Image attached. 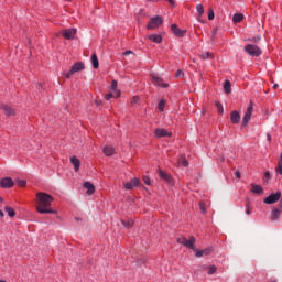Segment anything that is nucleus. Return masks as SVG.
<instances>
[{
	"label": "nucleus",
	"instance_id": "nucleus-1",
	"mask_svg": "<svg viewBox=\"0 0 282 282\" xmlns=\"http://www.w3.org/2000/svg\"><path fill=\"white\" fill-rule=\"evenodd\" d=\"M36 199H37V206H36L37 213H40L41 215H45V214L56 215V210L51 209L52 202H54V197H52V195L45 192H40L36 194Z\"/></svg>",
	"mask_w": 282,
	"mask_h": 282
},
{
	"label": "nucleus",
	"instance_id": "nucleus-2",
	"mask_svg": "<svg viewBox=\"0 0 282 282\" xmlns=\"http://www.w3.org/2000/svg\"><path fill=\"white\" fill-rule=\"evenodd\" d=\"M177 243H181L182 246H185L186 248H189L191 250H194V252H196V257H208V254H210V252H213L212 248H207V249H196L195 248V237H191L189 239L186 238H178L177 239Z\"/></svg>",
	"mask_w": 282,
	"mask_h": 282
},
{
	"label": "nucleus",
	"instance_id": "nucleus-3",
	"mask_svg": "<svg viewBox=\"0 0 282 282\" xmlns=\"http://www.w3.org/2000/svg\"><path fill=\"white\" fill-rule=\"evenodd\" d=\"M83 69H85V63L77 62L72 66L70 70L65 74V76L66 78H72L74 74H78V72H83Z\"/></svg>",
	"mask_w": 282,
	"mask_h": 282
},
{
	"label": "nucleus",
	"instance_id": "nucleus-4",
	"mask_svg": "<svg viewBox=\"0 0 282 282\" xmlns=\"http://www.w3.org/2000/svg\"><path fill=\"white\" fill-rule=\"evenodd\" d=\"M162 23H164L162 17L156 15L150 20L147 28L148 30H158V28H160Z\"/></svg>",
	"mask_w": 282,
	"mask_h": 282
},
{
	"label": "nucleus",
	"instance_id": "nucleus-5",
	"mask_svg": "<svg viewBox=\"0 0 282 282\" xmlns=\"http://www.w3.org/2000/svg\"><path fill=\"white\" fill-rule=\"evenodd\" d=\"M245 52L249 54V56H261L262 51L259 48V46L254 44H248L245 46Z\"/></svg>",
	"mask_w": 282,
	"mask_h": 282
},
{
	"label": "nucleus",
	"instance_id": "nucleus-6",
	"mask_svg": "<svg viewBox=\"0 0 282 282\" xmlns=\"http://www.w3.org/2000/svg\"><path fill=\"white\" fill-rule=\"evenodd\" d=\"M252 109H253L252 101H250V104L245 112V116L242 118V127H246L248 124V122H250V119L252 118Z\"/></svg>",
	"mask_w": 282,
	"mask_h": 282
},
{
	"label": "nucleus",
	"instance_id": "nucleus-7",
	"mask_svg": "<svg viewBox=\"0 0 282 282\" xmlns=\"http://www.w3.org/2000/svg\"><path fill=\"white\" fill-rule=\"evenodd\" d=\"M279 199H281V192L270 194L267 198H264V204H276Z\"/></svg>",
	"mask_w": 282,
	"mask_h": 282
},
{
	"label": "nucleus",
	"instance_id": "nucleus-8",
	"mask_svg": "<svg viewBox=\"0 0 282 282\" xmlns=\"http://www.w3.org/2000/svg\"><path fill=\"white\" fill-rule=\"evenodd\" d=\"M151 78L154 85H156L158 87H162L163 89H166V87H169V84L164 83V79L160 78L158 75L151 74Z\"/></svg>",
	"mask_w": 282,
	"mask_h": 282
},
{
	"label": "nucleus",
	"instance_id": "nucleus-9",
	"mask_svg": "<svg viewBox=\"0 0 282 282\" xmlns=\"http://www.w3.org/2000/svg\"><path fill=\"white\" fill-rule=\"evenodd\" d=\"M62 36H64V39L67 41H72V39L76 36V29H64L62 31Z\"/></svg>",
	"mask_w": 282,
	"mask_h": 282
},
{
	"label": "nucleus",
	"instance_id": "nucleus-10",
	"mask_svg": "<svg viewBox=\"0 0 282 282\" xmlns=\"http://www.w3.org/2000/svg\"><path fill=\"white\" fill-rule=\"evenodd\" d=\"M155 138H171L173 133L169 132L166 129L158 128L154 131Z\"/></svg>",
	"mask_w": 282,
	"mask_h": 282
},
{
	"label": "nucleus",
	"instance_id": "nucleus-11",
	"mask_svg": "<svg viewBox=\"0 0 282 282\" xmlns=\"http://www.w3.org/2000/svg\"><path fill=\"white\" fill-rule=\"evenodd\" d=\"M280 209L274 208L271 212V216L270 218L272 219V221H276L279 220V218L281 217V212H282V200L279 203Z\"/></svg>",
	"mask_w": 282,
	"mask_h": 282
},
{
	"label": "nucleus",
	"instance_id": "nucleus-12",
	"mask_svg": "<svg viewBox=\"0 0 282 282\" xmlns=\"http://www.w3.org/2000/svg\"><path fill=\"white\" fill-rule=\"evenodd\" d=\"M0 109L2 111V113H4V116H15V111L13 110L12 107L8 106V105H1Z\"/></svg>",
	"mask_w": 282,
	"mask_h": 282
},
{
	"label": "nucleus",
	"instance_id": "nucleus-13",
	"mask_svg": "<svg viewBox=\"0 0 282 282\" xmlns=\"http://www.w3.org/2000/svg\"><path fill=\"white\" fill-rule=\"evenodd\" d=\"M1 188H12L14 186V182L10 177H4L0 182Z\"/></svg>",
	"mask_w": 282,
	"mask_h": 282
},
{
	"label": "nucleus",
	"instance_id": "nucleus-14",
	"mask_svg": "<svg viewBox=\"0 0 282 282\" xmlns=\"http://www.w3.org/2000/svg\"><path fill=\"white\" fill-rule=\"evenodd\" d=\"M138 184H140V180L132 178L130 182L126 183L123 186H124L126 191H133V188H135V186H138Z\"/></svg>",
	"mask_w": 282,
	"mask_h": 282
},
{
	"label": "nucleus",
	"instance_id": "nucleus-15",
	"mask_svg": "<svg viewBox=\"0 0 282 282\" xmlns=\"http://www.w3.org/2000/svg\"><path fill=\"white\" fill-rule=\"evenodd\" d=\"M230 121L232 122V124H239V122L241 121V115H239V111H231Z\"/></svg>",
	"mask_w": 282,
	"mask_h": 282
},
{
	"label": "nucleus",
	"instance_id": "nucleus-16",
	"mask_svg": "<svg viewBox=\"0 0 282 282\" xmlns=\"http://www.w3.org/2000/svg\"><path fill=\"white\" fill-rule=\"evenodd\" d=\"M171 30H172L173 34H175V36H178V37H182L186 34V31L178 29L177 24H172Z\"/></svg>",
	"mask_w": 282,
	"mask_h": 282
},
{
	"label": "nucleus",
	"instance_id": "nucleus-17",
	"mask_svg": "<svg viewBox=\"0 0 282 282\" xmlns=\"http://www.w3.org/2000/svg\"><path fill=\"white\" fill-rule=\"evenodd\" d=\"M84 188L87 189L88 195H94V193H96V187L90 182H85L84 183Z\"/></svg>",
	"mask_w": 282,
	"mask_h": 282
},
{
	"label": "nucleus",
	"instance_id": "nucleus-18",
	"mask_svg": "<svg viewBox=\"0 0 282 282\" xmlns=\"http://www.w3.org/2000/svg\"><path fill=\"white\" fill-rule=\"evenodd\" d=\"M251 193H254L256 195H263V187H261V185L251 184Z\"/></svg>",
	"mask_w": 282,
	"mask_h": 282
},
{
	"label": "nucleus",
	"instance_id": "nucleus-19",
	"mask_svg": "<svg viewBox=\"0 0 282 282\" xmlns=\"http://www.w3.org/2000/svg\"><path fill=\"white\" fill-rule=\"evenodd\" d=\"M70 163L73 164L76 172L80 171V160H78V158L72 156Z\"/></svg>",
	"mask_w": 282,
	"mask_h": 282
},
{
	"label": "nucleus",
	"instance_id": "nucleus-20",
	"mask_svg": "<svg viewBox=\"0 0 282 282\" xmlns=\"http://www.w3.org/2000/svg\"><path fill=\"white\" fill-rule=\"evenodd\" d=\"M148 39L152 41V43H162V35L160 34H151Z\"/></svg>",
	"mask_w": 282,
	"mask_h": 282
},
{
	"label": "nucleus",
	"instance_id": "nucleus-21",
	"mask_svg": "<svg viewBox=\"0 0 282 282\" xmlns=\"http://www.w3.org/2000/svg\"><path fill=\"white\" fill-rule=\"evenodd\" d=\"M91 65L94 69H98V67H100V63L98 62V55H96V53H93L91 55Z\"/></svg>",
	"mask_w": 282,
	"mask_h": 282
},
{
	"label": "nucleus",
	"instance_id": "nucleus-22",
	"mask_svg": "<svg viewBox=\"0 0 282 282\" xmlns=\"http://www.w3.org/2000/svg\"><path fill=\"white\" fill-rule=\"evenodd\" d=\"M159 176L161 177V180H164L165 182H171V174L159 170Z\"/></svg>",
	"mask_w": 282,
	"mask_h": 282
},
{
	"label": "nucleus",
	"instance_id": "nucleus-23",
	"mask_svg": "<svg viewBox=\"0 0 282 282\" xmlns=\"http://www.w3.org/2000/svg\"><path fill=\"white\" fill-rule=\"evenodd\" d=\"M203 270H208L207 274L213 275V274H215V272H217V267H215V265H210V267L203 265Z\"/></svg>",
	"mask_w": 282,
	"mask_h": 282
},
{
	"label": "nucleus",
	"instance_id": "nucleus-24",
	"mask_svg": "<svg viewBox=\"0 0 282 282\" xmlns=\"http://www.w3.org/2000/svg\"><path fill=\"white\" fill-rule=\"evenodd\" d=\"M234 23H241L243 21L242 13H235L232 18Z\"/></svg>",
	"mask_w": 282,
	"mask_h": 282
},
{
	"label": "nucleus",
	"instance_id": "nucleus-25",
	"mask_svg": "<svg viewBox=\"0 0 282 282\" xmlns=\"http://www.w3.org/2000/svg\"><path fill=\"white\" fill-rule=\"evenodd\" d=\"M110 98H120V90H118L117 93L115 91H110L106 95V100H109Z\"/></svg>",
	"mask_w": 282,
	"mask_h": 282
},
{
	"label": "nucleus",
	"instance_id": "nucleus-26",
	"mask_svg": "<svg viewBox=\"0 0 282 282\" xmlns=\"http://www.w3.org/2000/svg\"><path fill=\"white\" fill-rule=\"evenodd\" d=\"M113 148H111V147H105L104 148V153H105V155H107L108 158H111V155L113 154Z\"/></svg>",
	"mask_w": 282,
	"mask_h": 282
},
{
	"label": "nucleus",
	"instance_id": "nucleus-27",
	"mask_svg": "<svg viewBox=\"0 0 282 282\" xmlns=\"http://www.w3.org/2000/svg\"><path fill=\"white\" fill-rule=\"evenodd\" d=\"M6 213H8L9 217H14L17 215V212L10 206L4 207Z\"/></svg>",
	"mask_w": 282,
	"mask_h": 282
},
{
	"label": "nucleus",
	"instance_id": "nucleus-28",
	"mask_svg": "<svg viewBox=\"0 0 282 282\" xmlns=\"http://www.w3.org/2000/svg\"><path fill=\"white\" fill-rule=\"evenodd\" d=\"M224 90L227 94H230V91H232L231 86H230V80H226L224 84Z\"/></svg>",
	"mask_w": 282,
	"mask_h": 282
},
{
	"label": "nucleus",
	"instance_id": "nucleus-29",
	"mask_svg": "<svg viewBox=\"0 0 282 282\" xmlns=\"http://www.w3.org/2000/svg\"><path fill=\"white\" fill-rule=\"evenodd\" d=\"M200 58H203V61H208L210 58H214V56L210 52H206L200 55Z\"/></svg>",
	"mask_w": 282,
	"mask_h": 282
},
{
	"label": "nucleus",
	"instance_id": "nucleus-30",
	"mask_svg": "<svg viewBox=\"0 0 282 282\" xmlns=\"http://www.w3.org/2000/svg\"><path fill=\"white\" fill-rule=\"evenodd\" d=\"M164 107H166V101L164 99H161L158 106L159 111H164Z\"/></svg>",
	"mask_w": 282,
	"mask_h": 282
},
{
	"label": "nucleus",
	"instance_id": "nucleus-31",
	"mask_svg": "<svg viewBox=\"0 0 282 282\" xmlns=\"http://www.w3.org/2000/svg\"><path fill=\"white\" fill-rule=\"evenodd\" d=\"M216 107L218 113H220V116L224 115V106L219 101H216Z\"/></svg>",
	"mask_w": 282,
	"mask_h": 282
},
{
	"label": "nucleus",
	"instance_id": "nucleus-32",
	"mask_svg": "<svg viewBox=\"0 0 282 282\" xmlns=\"http://www.w3.org/2000/svg\"><path fill=\"white\" fill-rule=\"evenodd\" d=\"M178 164H181L182 166H188V161L186 160L185 156H182L180 160H178Z\"/></svg>",
	"mask_w": 282,
	"mask_h": 282
},
{
	"label": "nucleus",
	"instance_id": "nucleus-33",
	"mask_svg": "<svg viewBox=\"0 0 282 282\" xmlns=\"http://www.w3.org/2000/svg\"><path fill=\"white\" fill-rule=\"evenodd\" d=\"M122 224H123V226H124V228H133V220H127V221H124V220H122Z\"/></svg>",
	"mask_w": 282,
	"mask_h": 282
},
{
	"label": "nucleus",
	"instance_id": "nucleus-34",
	"mask_svg": "<svg viewBox=\"0 0 282 282\" xmlns=\"http://www.w3.org/2000/svg\"><path fill=\"white\" fill-rule=\"evenodd\" d=\"M17 184L18 186H20V188H24V186H28V182L24 180H18Z\"/></svg>",
	"mask_w": 282,
	"mask_h": 282
},
{
	"label": "nucleus",
	"instance_id": "nucleus-35",
	"mask_svg": "<svg viewBox=\"0 0 282 282\" xmlns=\"http://www.w3.org/2000/svg\"><path fill=\"white\" fill-rule=\"evenodd\" d=\"M196 10H197L199 17H202V14H204V6L197 4L196 6Z\"/></svg>",
	"mask_w": 282,
	"mask_h": 282
},
{
	"label": "nucleus",
	"instance_id": "nucleus-36",
	"mask_svg": "<svg viewBox=\"0 0 282 282\" xmlns=\"http://www.w3.org/2000/svg\"><path fill=\"white\" fill-rule=\"evenodd\" d=\"M116 89H118V82L117 80H112V83H111V91L116 93Z\"/></svg>",
	"mask_w": 282,
	"mask_h": 282
},
{
	"label": "nucleus",
	"instance_id": "nucleus-37",
	"mask_svg": "<svg viewBox=\"0 0 282 282\" xmlns=\"http://www.w3.org/2000/svg\"><path fill=\"white\" fill-rule=\"evenodd\" d=\"M218 29L215 28L212 33V42L215 43V36H217Z\"/></svg>",
	"mask_w": 282,
	"mask_h": 282
},
{
	"label": "nucleus",
	"instance_id": "nucleus-38",
	"mask_svg": "<svg viewBox=\"0 0 282 282\" xmlns=\"http://www.w3.org/2000/svg\"><path fill=\"white\" fill-rule=\"evenodd\" d=\"M143 182L147 186H151V178H149V176H143Z\"/></svg>",
	"mask_w": 282,
	"mask_h": 282
},
{
	"label": "nucleus",
	"instance_id": "nucleus-39",
	"mask_svg": "<svg viewBox=\"0 0 282 282\" xmlns=\"http://www.w3.org/2000/svg\"><path fill=\"white\" fill-rule=\"evenodd\" d=\"M199 208L203 214H206V205L204 203H199Z\"/></svg>",
	"mask_w": 282,
	"mask_h": 282
},
{
	"label": "nucleus",
	"instance_id": "nucleus-40",
	"mask_svg": "<svg viewBox=\"0 0 282 282\" xmlns=\"http://www.w3.org/2000/svg\"><path fill=\"white\" fill-rule=\"evenodd\" d=\"M182 77H184V72H182V70H177L176 72V74H175V78H182Z\"/></svg>",
	"mask_w": 282,
	"mask_h": 282
},
{
	"label": "nucleus",
	"instance_id": "nucleus-41",
	"mask_svg": "<svg viewBox=\"0 0 282 282\" xmlns=\"http://www.w3.org/2000/svg\"><path fill=\"white\" fill-rule=\"evenodd\" d=\"M208 19L209 21H213V19H215V12L213 10L209 11Z\"/></svg>",
	"mask_w": 282,
	"mask_h": 282
},
{
	"label": "nucleus",
	"instance_id": "nucleus-42",
	"mask_svg": "<svg viewBox=\"0 0 282 282\" xmlns=\"http://www.w3.org/2000/svg\"><path fill=\"white\" fill-rule=\"evenodd\" d=\"M235 176L237 177V180H241V172L236 171Z\"/></svg>",
	"mask_w": 282,
	"mask_h": 282
},
{
	"label": "nucleus",
	"instance_id": "nucleus-43",
	"mask_svg": "<svg viewBox=\"0 0 282 282\" xmlns=\"http://www.w3.org/2000/svg\"><path fill=\"white\" fill-rule=\"evenodd\" d=\"M129 54H133V51H126V52H123V56H129Z\"/></svg>",
	"mask_w": 282,
	"mask_h": 282
},
{
	"label": "nucleus",
	"instance_id": "nucleus-44",
	"mask_svg": "<svg viewBox=\"0 0 282 282\" xmlns=\"http://www.w3.org/2000/svg\"><path fill=\"white\" fill-rule=\"evenodd\" d=\"M135 102H138V97H133L132 100H131L132 105H135Z\"/></svg>",
	"mask_w": 282,
	"mask_h": 282
},
{
	"label": "nucleus",
	"instance_id": "nucleus-45",
	"mask_svg": "<svg viewBox=\"0 0 282 282\" xmlns=\"http://www.w3.org/2000/svg\"><path fill=\"white\" fill-rule=\"evenodd\" d=\"M254 43H258V41H261V35H258L256 39H253Z\"/></svg>",
	"mask_w": 282,
	"mask_h": 282
},
{
	"label": "nucleus",
	"instance_id": "nucleus-46",
	"mask_svg": "<svg viewBox=\"0 0 282 282\" xmlns=\"http://www.w3.org/2000/svg\"><path fill=\"white\" fill-rule=\"evenodd\" d=\"M3 217H6V214L0 209V219H3Z\"/></svg>",
	"mask_w": 282,
	"mask_h": 282
},
{
	"label": "nucleus",
	"instance_id": "nucleus-47",
	"mask_svg": "<svg viewBox=\"0 0 282 282\" xmlns=\"http://www.w3.org/2000/svg\"><path fill=\"white\" fill-rule=\"evenodd\" d=\"M251 213H252V212L250 210V208H247V209H246V215H251Z\"/></svg>",
	"mask_w": 282,
	"mask_h": 282
},
{
	"label": "nucleus",
	"instance_id": "nucleus-48",
	"mask_svg": "<svg viewBox=\"0 0 282 282\" xmlns=\"http://www.w3.org/2000/svg\"><path fill=\"white\" fill-rule=\"evenodd\" d=\"M267 140L270 142V140H272V135L267 134Z\"/></svg>",
	"mask_w": 282,
	"mask_h": 282
},
{
	"label": "nucleus",
	"instance_id": "nucleus-49",
	"mask_svg": "<svg viewBox=\"0 0 282 282\" xmlns=\"http://www.w3.org/2000/svg\"><path fill=\"white\" fill-rule=\"evenodd\" d=\"M169 2L171 3V6H175V1L174 0H169Z\"/></svg>",
	"mask_w": 282,
	"mask_h": 282
},
{
	"label": "nucleus",
	"instance_id": "nucleus-50",
	"mask_svg": "<svg viewBox=\"0 0 282 282\" xmlns=\"http://www.w3.org/2000/svg\"><path fill=\"white\" fill-rule=\"evenodd\" d=\"M264 175H265L267 178H270V172H265Z\"/></svg>",
	"mask_w": 282,
	"mask_h": 282
},
{
	"label": "nucleus",
	"instance_id": "nucleus-51",
	"mask_svg": "<svg viewBox=\"0 0 282 282\" xmlns=\"http://www.w3.org/2000/svg\"><path fill=\"white\" fill-rule=\"evenodd\" d=\"M246 208H247V209L250 208V202H247Z\"/></svg>",
	"mask_w": 282,
	"mask_h": 282
},
{
	"label": "nucleus",
	"instance_id": "nucleus-52",
	"mask_svg": "<svg viewBox=\"0 0 282 282\" xmlns=\"http://www.w3.org/2000/svg\"><path fill=\"white\" fill-rule=\"evenodd\" d=\"M279 88V84L273 85V89H278Z\"/></svg>",
	"mask_w": 282,
	"mask_h": 282
},
{
	"label": "nucleus",
	"instance_id": "nucleus-53",
	"mask_svg": "<svg viewBox=\"0 0 282 282\" xmlns=\"http://www.w3.org/2000/svg\"><path fill=\"white\" fill-rule=\"evenodd\" d=\"M95 105H100V101H98V100H95Z\"/></svg>",
	"mask_w": 282,
	"mask_h": 282
},
{
	"label": "nucleus",
	"instance_id": "nucleus-54",
	"mask_svg": "<svg viewBox=\"0 0 282 282\" xmlns=\"http://www.w3.org/2000/svg\"><path fill=\"white\" fill-rule=\"evenodd\" d=\"M0 202H2V198L0 197Z\"/></svg>",
	"mask_w": 282,
	"mask_h": 282
},
{
	"label": "nucleus",
	"instance_id": "nucleus-55",
	"mask_svg": "<svg viewBox=\"0 0 282 282\" xmlns=\"http://www.w3.org/2000/svg\"><path fill=\"white\" fill-rule=\"evenodd\" d=\"M68 1H73V0H68Z\"/></svg>",
	"mask_w": 282,
	"mask_h": 282
}]
</instances>
